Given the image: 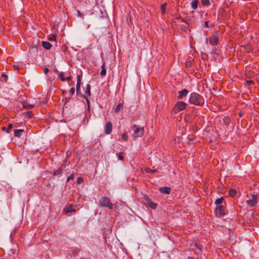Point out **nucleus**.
<instances>
[{"mask_svg":"<svg viewBox=\"0 0 259 259\" xmlns=\"http://www.w3.org/2000/svg\"><path fill=\"white\" fill-rule=\"evenodd\" d=\"M187 259H194V257H191V256H189Z\"/></svg>","mask_w":259,"mask_h":259,"instance_id":"obj_51","label":"nucleus"},{"mask_svg":"<svg viewBox=\"0 0 259 259\" xmlns=\"http://www.w3.org/2000/svg\"><path fill=\"white\" fill-rule=\"evenodd\" d=\"M217 34L218 32H214L209 37V43L212 46H216L219 44V38Z\"/></svg>","mask_w":259,"mask_h":259,"instance_id":"obj_6","label":"nucleus"},{"mask_svg":"<svg viewBox=\"0 0 259 259\" xmlns=\"http://www.w3.org/2000/svg\"><path fill=\"white\" fill-rule=\"evenodd\" d=\"M88 109L89 110H90V107H88Z\"/></svg>","mask_w":259,"mask_h":259,"instance_id":"obj_54","label":"nucleus"},{"mask_svg":"<svg viewBox=\"0 0 259 259\" xmlns=\"http://www.w3.org/2000/svg\"><path fill=\"white\" fill-rule=\"evenodd\" d=\"M257 202V197L254 194L251 195V199L247 200L246 203L250 206L253 207L256 205Z\"/></svg>","mask_w":259,"mask_h":259,"instance_id":"obj_7","label":"nucleus"},{"mask_svg":"<svg viewBox=\"0 0 259 259\" xmlns=\"http://www.w3.org/2000/svg\"><path fill=\"white\" fill-rule=\"evenodd\" d=\"M198 0L193 1L191 3V7L192 8V9H196L198 7Z\"/></svg>","mask_w":259,"mask_h":259,"instance_id":"obj_22","label":"nucleus"},{"mask_svg":"<svg viewBox=\"0 0 259 259\" xmlns=\"http://www.w3.org/2000/svg\"><path fill=\"white\" fill-rule=\"evenodd\" d=\"M122 108V106L121 104H118L115 109V112L116 113H118L121 110V109Z\"/></svg>","mask_w":259,"mask_h":259,"instance_id":"obj_27","label":"nucleus"},{"mask_svg":"<svg viewBox=\"0 0 259 259\" xmlns=\"http://www.w3.org/2000/svg\"><path fill=\"white\" fill-rule=\"evenodd\" d=\"M2 76H3L4 78H5V80L6 81L8 78V76L6 74H3L2 75Z\"/></svg>","mask_w":259,"mask_h":259,"instance_id":"obj_48","label":"nucleus"},{"mask_svg":"<svg viewBox=\"0 0 259 259\" xmlns=\"http://www.w3.org/2000/svg\"><path fill=\"white\" fill-rule=\"evenodd\" d=\"M195 246L198 249H199L200 251L202 250V246L200 244H197L196 243L195 244Z\"/></svg>","mask_w":259,"mask_h":259,"instance_id":"obj_36","label":"nucleus"},{"mask_svg":"<svg viewBox=\"0 0 259 259\" xmlns=\"http://www.w3.org/2000/svg\"><path fill=\"white\" fill-rule=\"evenodd\" d=\"M66 93V91H62V94H65Z\"/></svg>","mask_w":259,"mask_h":259,"instance_id":"obj_53","label":"nucleus"},{"mask_svg":"<svg viewBox=\"0 0 259 259\" xmlns=\"http://www.w3.org/2000/svg\"><path fill=\"white\" fill-rule=\"evenodd\" d=\"M13 127V124L11 123H9L8 125V127L7 128V130H6V132L7 133H9L10 132V130L12 129Z\"/></svg>","mask_w":259,"mask_h":259,"instance_id":"obj_34","label":"nucleus"},{"mask_svg":"<svg viewBox=\"0 0 259 259\" xmlns=\"http://www.w3.org/2000/svg\"><path fill=\"white\" fill-rule=\"evenodd\" d=\"M71 79H72V76L71 75L65 78V81H66V80L70 81Z\"/></svg>","mask_w":259,"mask_h":259,"instance_id":"obj_42","label":"nucleus"},{"mask_svg":"<svg viewBox=\"0 0 259 259\" xmlns=\"http://www.w3.org/2000/svg\"><path fill=\"white\" fill-rule=\"evenodd\" d=\"M231 118L229 117L225 116L223 118V123L226 125L228 126L231 122Z\"/></svg>","mask_w":259,"mask_h":259,"instance_id":"obj_19","label":"nucleus"},{"mask_svg":"<svg viewBox=\"0 0 259 259\" xmlns=\"http://www.w3.org/2000/svg\"><path fill=\"white\" fill-rule=\"evenodd\" d=\"M81 75H77L76 91V94L77 95L79 96L80 97L83 96V94H82L80 92V87H81Z\"/></svg>","mask_w":259,"mask_h":259,"instance_id":"obj_5","label":"nucleus"},{"mask_svg":"<svg viewBox=\"0 0 259 259\" xmlns=\"http://www.w3.org/2000/svg\"><path fill=\"white\" fill-rule=\"evenodd\" d=\"M2 130L3 131H6V130H7V128H6V127H5V126H3V127H2Z\"/></svg>","mask_w":259,"mask_h":259,"instance_id":"obj_50","label":"nucleus"},{"mask_svg":"<svg viewBox=\"0 0 259 259\" xmlns=\"http://www.w3.org/2000/svg\"><path fill=\"white\" fill-rule=\"evenodd\" d=\"M77 14H78V16L79 17H81L83 16V15L80 13V12L79 10L77 11Z\"/></svg>","mask_w":259,"mask_h":259,"instance_id":"obj_46","label":"nucleus"},{"mask_svg":"<svg viewBox=\"0 0 259 259\" xmlns=\"http://www.w3.org/2000/svg\"><path fill=\"white\" fill-rule=\"evenodd\" d=\"M159 191L161 193L169 194L171 191V188L169 187H162L159 188Z\"/></svg>","mask_w":259,"mask_h":259,"instance_id":"obj_13","label":"nucleus"},{"mask_svg":"<svg viewBox=\"0 0 259 259\" xmlns=\"http://www.w3.org/2000/svg\"><path fill=\"white\" fill-rule=\"evenodd\" d=\"M85 93L87 94L85 96H88L89 97H90L91 96V85L89 84H87L85 87Z\"/></svg>","mask_w":259,"mask_h":259,"instance_id":"obj_20","label":"nucleus"},{"mask_svg":"<svg viewBox=\"0 0 259 259\" xmlns=\"http://www.w3.org/2000/svg\"><path fill=\"white\" fill-rule=\"evenodd\" d=\"M145 171L147 173H154L157 171L156 169H151L150 168H145Z\"/></svg>","mask_w":259,"mask_h":259,"instance_id":"obj_28","label":"nucleus"},{"mask_svg":"<svg viewBox=\"0 0 259 259\" xmlns=\"http://www.w3.org/2000/svg\"><path fill=\"white\" fill-rule=\"evenodd\" d=\"M188 92H189L187 89H183L182 91H179L178 92L179 95L177 97V98L178 99H182L187 95Z\"/></svg>","mask_w":259,"mask_h":259,"instance_id":"obj_11","label":"nucleus"},{"mask_svg":"<svg viewBox=\"0 0 259 259\" xmlns=\"http://www.w3.org/2000/svg\"><path fill=\"white\" fill-rule=\"evenodd\" d=\"M121 136H122V137L123 138V140L125 141H127V140H128V136L126 135V134L123 133V134H122Z\"/></svg>","mask_w":259,"mask_h":259,"instance_id":"obj_33","label":"nucleus"},{"mask_svg":"<svg viewBox=\"0 0 259 259\" xmlns=\"http://www.w3.org/2000/svg\"><path fill=\"white\" fill-rule=\"evenodd\" d=\"M49 71V69L48 68H45L44 70V72L45 74H47Z\"/></svg>","mask_w":259,"mask_h":259,"instance_id":"obj_43","label":"nucleus"},{"mask_svg":"<svg viewBox=\"0 0 259 259\" xmlns=\"http://www.w3.org/2000/svg\"><path fill=\"white\" fill-rule=\"evenodd\" d=\"M208 23H209L208 21H205L204 23L205 26H206L207 27H209Z\"/></svg>","mask_w":259,"mask_h":259,"instance_id":"obj_47","label":"nucleus"},{"mask_svg":"<svg viewBox=\"0 0 259 259\" xmlns=\"http://www.w3.org/2000/svg\"><path fill=\"white\" fill-rule=\"evenodd\" d=\"M181 29L183 31H187V30L188 29V27L186 25H181Z\"/></svg>","mask_w":259,"mask_h":259,"instance_id":"obj_35","label":"nucleus"},{"mask_svg":"<svg viewBox=\"0 0 259 259\" xmlns=\"http://www.w3.org/2000/svg\"><path fill=\"white\" fill-rule=\"evenodd\" d=\"M224 198L223 197H221L215 200L214 203L217 205L220 204H222L223 202V201H224Z\"/></svg>","mask_w":259,"mask_h":259,"instance_id":"obj_23","label":"nucleus"},{"mask_svg":"<svg viewBox=\"0 0 259 259\" xmlns=\"http://www.w3.org/2000/svg\"><path fill=\"white\" fill-rule=\"evenodd\" d=\"M187 104L183 101H178L172 108L171 113L176 114L179 112L184 110L187 107Z\"/></svg>","mask_w":259,"mask_h":259,"instance_id":"obj_2","label":"nucleus"},{"mask_svg":"<svg viewBox=\"0 0 259 259\" xmlns=\"http://www.w3.org/2000/svg\"><path fill=\"white\" fill-rule=\"evenodd\" d=\"M106 74V70L105 69V63L104 62L101 66V71L100 72V75L101 76H104Z\"/></svg>","mask_w":259,"mask_h":259,"instance_id":"obj_18","label":"nucleus"},{"mask_svg":"<svg viewBox=\"0 0 259 259\" xmlns=\"http://www.w3.org/2000/svg\"><path fill=\"white\" fill-rule=\"evenodd\" d=\"M26 115L28 117L31 118V116L33 115V114L31 111H28L26 113Z\"/></svg>","mask_w":259,"mask_h":259,"instance_id":"obj_40","label":"nucleus"},{"mask_svg":"<svg viewBox=\"0 0 259 259\" xmlns=\"http://www.w3.org/2000/svg\"><path fill=\"white\" fill-rule=\"evenodd\" d=\"M82 98H83L85 99L86 100V102H87V105H88V107H90V104H91V103H90V100L89 99V97L88 96H85V95H83V96H80Z\"/></svg>","mask_w":259,"mask_h":259,"instance_id":"obj_26","label":"nucleus"},{"mask_svg":"<svg viewBox=\"0 0 259 259\" xmlns=\"http://www.w3.org/2000/svg\"><path fill=\"white\" fill-rule=\"evenodd\" d=\"M99 205L101 206L108 207L112 209L113 208V204L111 202L110 199L106 196H102L99 200Z\"/></svg>","mask_w":259,"mask_h":259,"instance_id":"obj_3","label":"nucleus"},{"mask_svg":"<svg viewBox=\"0 0 259 259\" xmlns=\"http://www.w3.org/2000/svg\"><path fill=\"white\" fill-rule=\"evenodd\" d=\"M65 73L64 72H60L59 73V76L60 78V80L62 81H65Z\"/></svg>","mask_w":259,"mask_h":259,"instance_id":"obj_25","label":"nucleus"},{"mask_svg":"<svg viewBox=\"0 0 259 259\" xmlns=\"http://www.w3.org/2000/svg\"><path fill=\"white\" fill-rule=\"evenodd\" d=\"M215 210L218 212L219 214L221 216H224L226 214L225 211V207L222 205L218 206L216 207Z\"/></svg>","mask_w":259,"mask_h":259,"instance_id":"obj_8","label":"nucleus"},{"mask_svg":"<svg viewBox=\"0 0 259 259\" xmlns=\"http://www.w3.org/2000/svg\"><path fill=\"white\" fill-rule=\"evenodd\" d=\"M201 3L204 6H209L210 5L209 0H201Z\"/></svg>","mask_w":259,"mask_h":259,"instance_id":"obj_30","label":"nucleus"},{"mask_svg":"<svg viewBox=\"0 0 259 259\" xmlns=\"http://www.w3.org/2000/svg\"><path fill=\"white\" fill-rule=\"evenodd\" d=\"M23 107L25 109H32L34 107V105L30 104L28 103L27 102H23Z\"/></svg>","mask_w":259,"mask_h":259,"instance_id":"obj_17","label":"nucleus"},{"mask_svg":"<svg viewBox=\"0 0 259 259\" xmlns=\"http://www.w3.org/2000/svg\"><path fill=\"white\" fill-rule=\"evenodd\" d=\"M83 179L82 178L79 177L77 179V183L78 184H80L83 182Z\"/></svg>","mask_w":259,"mask_h":259,"instance_id":"obj_32","label":"nucleus"},{"mask_svg":"<svg viewBox=\"0 0 259 259\" xmlns=\"http://www.w3.org/2000/svg\"><path fill=\"white\" fill-rule=\"evenodd\" d=\"M56 39V35H52L51 36H50L49 38V40L50 41H54Z\"/></svg>","mask_w":259,"mask_h":259,"instance_id":"obj_37","label":"nucleus"},{"mask_svg":"<svg viewBox=\"0 0 259 259\" xmlns=\"http://www.w3.org/2000/svg\"><path fill=\"white\" fill-rule=\"evenodd\" d=\"M65 167V165L64 164H62L56 170L54 171L53 173V175L54 176H61L63 172V169Z\"/></svg>","mask_w":259,"mask_h":259,"instance_id":"obj_10","label":"nucleus"},{"mask_svg":"<svg viewBox=\"0 0 259 259\" xmlns=\"http://www.w3.org/2000/svg\"><path fill=\"white\" fill-rule=\"evenodd\" d=\"M13 67L15 70H19V66L18 65H13Z\"/></svg>","mask_w":259,"mask_h":259,"instance_id":"obj_41","label":"nucleus"},{"mask_svg":"<svg viewBox=\"0 0 259 259\" xmlns=\"http://www.w3.org/2000/svg\"><path fill=\"white\" fill-rule=\"evenodd\" d=\"M112 124L110 121H108L106 123L105 133L106 134H110L112 131Z\"/></svg>","mask_w":259,"mask_h":259,"instance_id":"obj_9","label":"nucleus"},{"mask_svg":"<svg viewBox=\"0 0 259 259\" xmlns=\"http://www.w3.org/2000/svg\"><path fill=\"white\" fill-rule=\"evenodd\" d=\"M176 16V19L179 20V19H182V17L180 15H175Z\"/></svg>","mask_w":259,"mask_h":259,"instance_id":"obj_44","label":"nucleus"},{"mask_svg":"<svg viewBox=\"0 0 259 259\" xmlns=\"http://www.w3.org/2000/svg\"><path fill=\"white\" fill-rule=\"evenodd\" d=\"M246 82L248 84V85H250L251 84H253L254 83V81L253 80H246Z\"/></svg>","mask_w":259,"mask_h":259,"instance_id":"obj_39","label":"nucleus"},{"mask_svg":"<svg viewBox=\"0 0 259 259\" xmlns=\"http://www.w3.org/2000/svg\"><path fill=\"white\" fill-rule=\"evenodd\" d=\"M239 116H241V112L239 113Z\"/></svg>","mask_w":259,"mask_h":259,"instance_id":"obj_55","label":"nucleus"},{"mask_svg":"<svg viewBox=\"0 0 259 259\" xmlns=\"http://www.w3.org/2000/svg\"><path fill=\"white\" fill-rule=\"evenodd\" d=\"M145 200L148 202L149 206L150 208L153 209H155L157 206V204L154 202H153L149 198L148 196H146L145 197Z\"/></svg>","mask_w":259,"mask_h":259,"instance_id":"obj_12","label":"nucleus"},{"mask_svg":"<svg viewBox=\"0 0 259 259\" xmlns=\"http://www.w3.org/2000/svg\"><path fill=\"white\" fill-rule=\"evenodd\" d=\"M181 21H182V22H185V23H186V24H187L188 25H189V23H188V22L186 20H185V19H184V18H182V19H181Z\"/></svg>","mask_w":259,"mask_h":259,"instance_id":"obj_45","label":"nucleus"},{"mask_svg":"<svg viewBox=\"0 0 259 259\" xmlns=\"http://www.w3.org/2000/svg\"><path fill=\"white\" fill-rule=\"evenodd\" d=\"M189 101L191 104L200 106H203L204 103L203 97L200 94L195 92L191 93Z\"/></svg>","mask_w":259,"mask_h":259,"instance_id":"obj_1","label":"nucleus"},{"mask_svg":"<svg viewBox=\"0 0 259 259\" xmlns=\"http://www.w3.org/2000/svg\"><path fill=\"white\" fill-rule=\"evenodd\" d=\"M118 158L119 159L121 160H124V156H123V153L122 152H119L118 153Z\"/></svg>","mask_w":259,"mask_h":259,"instance_id":"obj_31","label":"nucleus"},{"mask_svg":"<svg viewBox=\"0 0 259 259\" xmlns=\"http://www.w3.org/2000/svg\"><path fill=\"white\" fill-rule=\"evenodd\" d=\"M64 211L66 213H68L72 212H75L76 210L73 208V206L71 204L68 206H66L64 208Z\"/></svg>","mask_w":259,"mask_h":259,"instance_id":"obj_14","label":"nucleus"},{"mask_svg":"<svg viewBox=\"0 0 259 259\" xmlns=\"http://www.w3.org/2000/svg\"><path fill=\"white\" fill-rule=\"evenodd\" d=\"M80 259H85V258H83V257H81L80 258Z\"/></svg>","mask_w":259,"mask_h":259,"instance_id":"obj_56","label":"nucleus"},{"mask_svg":"<svg viewBox=\"0 0 259 259\" xmlns=\"http://www.w3.org/2000/svg\"><path fill=\"white\" fill-rule=\"evenodd\" d=\"M75 93V89L73 88H72L70 89V90H69V94L71 95H73Z\"/></svg>","mask_w":259,"mask_h":259,"instance_id":"obj_38","label":"nucleus"},{"mask_svg":"<svg viewBox=\"0 0 259 259\" xmlns=\"http://www.w3.org/2000/svg\"><path fill=\"white\" fill-rule=\"evenodd\" d=\"M134 133L133 134V137L137 138L142 137L144 133V127H140L139 125L134 124L133 126Z\"/></svg>","mask_w":259,"mask_h":259,"instance_id":"obj_4","label":"nucleus"},{"mask_svg":"<svg viewBox=\"0 0 259 259\" xmlns=\"http://www.w3.org/2000/svg\"><path fill=\"white\" fill-rule=\"evenodd\" d=\"M166 6L167 4L166 3L161 6V11L162 15H164L165 13Z\"/></svg>","mask_w":259,"mask_h":259,"instance_id":"obj_24","label":"nucleus"},{"mask_svg":"<svg viewBox=\"0 0 259 259\" xmlns=\"http://www.w3.org/2000/svg\"><path fill=\"white\" fill-rule=\"evenodd\" d=\"M54 71H55V72H56V73L59 72L58 70L57 69H56L54 70Z\"/></svg>","mask_w":259,"mask_h":259,"instance_id":"obj_52","label":"nucleus"},{"mask_svg":"<svg viewBox=\"0 0 259 259\" xmlns=\"http://www.w3.org/2000/svg\"><path fill=\"white\" fill-rule=\"evenodd\" d=\"M24 131L23 130L19 129L14 131V136L20 138Z\"/></svg>","mask_w":259,"mask_h":259,"instance_id":"obj_16","label":"nucleus"},{"mask_svg":"<svg viewBox=\"0 0 259 259\" xmlns=\"http://www.w3.org/2000/svg\"><path fill=\"white\" fill-rule=\"evenodd\" d=\"M70 97H69V98H68H68H66L65 99V101H66V103H67V102H69V101L70 100Z\"/></svg>","mask_w":259,"mask_h":259,"instance_id":"obj_49","label":"nucleus"},{"mask_svg":"<svg viewBox=\"0 0 259 259\" xmlns=\"http://www.w3.org/2000/svg\"><path fill=\"white\" fill-rule=\"evenodd\" d=\"M74 172H73L71 175L68 177L66 180V182H69L70 181V180H73L74 179Z\"/></svg>","mask_w":259,"mask_h":259,"instance_id":"obj_29","label":"nucleus"},{"mask_svg":"<svg viewBox=\"0 0 259 259\" xmlns=\"http://www.w3.org/2000/svg\"><path fill=\"white\" fill-rule=\"evenodd\" d=\"M42 46L47 50H50L52 47V45L50 42L46 41H43L42 42Z\"/></svg>","mask_w":259,"mask_h":259,"instance_id":"obj_15","label":"nucleus"},{"mask_svg":"<svg viewBox=\"0 0 259 259\" xmlns=\"http://www.w3.org/2000/svg\"><path fill=\"white\" fill-rule=\"evenodd\" d=\"M237 194L236 190L233 189H231L229 191V196L231 197H234Z\"/></svg>","mask_w":259,"mask_h":259,"instance_id":"obj_21","label":"nucleus"}]
</instances>
